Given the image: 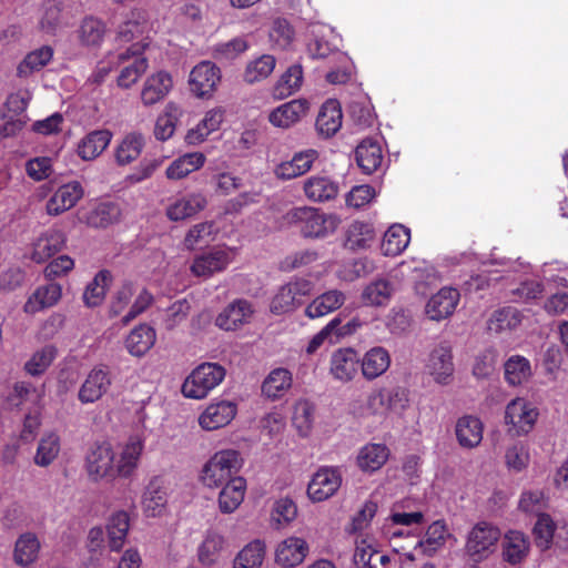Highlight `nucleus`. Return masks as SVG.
I'll list each match as a JSON object with an SVG mask.
<instances>
[{"instance_id": "nucleus-56", "label": "nucleus", "mask_w": 568, "mask_h": 568, "mask_svg": "<svg viewBox=\"0 0 568 568\" xmlns=\"http://www.w3.org/2000/svg\"><path fill=\"white\" fill-rule=\"evenodd\" d=\"M393 293V285L389 281L379 278L368 284L362 294L365 304L381 306L385 305Z\"/></svg>"}, {"instance_id": "nucleus-26", "label": "nucleus", "mask_w": 568, "mask_h": 568, "mask_svg": "<svg viewBox=\"0 0 568 568\" xmlns=\"http://www.w3.org/2000/svg\"><path fill=\"white\" fill-rule=\"evenodd\" d=\"M65 240L61 231H48L33 243L31 260L36 263H44L63 248Z\"/></svg>"}, {"instance_id": "nucleus-20", "label": "nucleus", "mask_w": 568, "mask_h": 568, "mask_svg": "<svg viewBox=\"0 0 568 568\" xmlns=\"http://www.w3.org/2000/svg\"><path fill=\"white\" fill-rule=\"evenodd\" d=\"M168 504V494L161 477H153L142 496L143 511L149 517L161 516Z\"/></svg>"}, {"instance_id": "nucleus-46", "label": "nucleus", "mask_w": 568, "mask_h": 568, "mask_svg": "<svg viewBox=\"0 0 568 568\" xmlns=\"http://www.w3.org/2000/svg\"><path fill=\"white\" fill-rule=\"evenodd\" d=\"M304 192L311 201L324 202L335 197L338 187L326 176H312L304 182Z\"/></svg>"}, {"instance_id": "nucleus-14", "label": "nucleus", "mask_w": 568, "mask_h": 568, "mask_svg": "<svg viewBox=\"0 0 568 568\" xmlns=\"http://www.w3.org/2000/svg\"><path fill=\"white\" fill-rule=\"evenodd\" d=\"M427 369L438 384L446 385L450 382L455 367L448 344L442 343L430 352Z\"/></svg>"}, {"instance_id": "nucleus-39", "label": "nucleus", "mask_w": 568, "mask_h": 568, "mask_svg": "<svg viewBox=\"0 0 568 568\" xmlns=\"http://www.w3.org/2000/svg\"><path fill=\"white\" fill-rule=\"evenodd\" d=\"M389 453L385 444H367L358 453L357 465L364 471H376L388 460Z\"/></svg>"}, {"instance_id": "nucleus-61", "label": "nucleus", "mask_w": 568, "mask_h": 568, "mask_svg": "<svg viewBox=\"0 0 568 568\" xmlns=\"http://www.w3.org/2000/svg\"><path fill=\"white\" fill-rule=\"evenodd\" d=\"M206 197L201 193H191L179 197L171 204L168 213H197L205 210Z\"/></svg>"}, {"instance_id": "nucleus-23", "label": "nucleus", "mask_w": 568, "mask_h": 568, "mask_svg": "<svg viewBox=\"0 0 568 568\" xmlns=\"http://www.w3.org/2000/svg\"><path fill=\"white\" fill-rule=\"evenodd\" d=\"M308 552L307 542L297 537H290L283 540L275 552V560L285 568H293L301 562Z\"/></svg>"}, {"instance_id": "nucleus-22", "label": "nucleus", "mask_w": 568, "mask_h": 568, "mask_svg": "<svg viewBox=\"0 0 568 568\" xmlns=\"http://www.w3.org/2000/svg\"><path fill=\"white\" fill-rule=\"evenodd\" d=\"M83 194L84 190L78 181L61 185L48 202V213H63L71 210Z\"/></svg>"}, {"instance_id": "nucleus-2", "label": "nucleus", "mask_w": 568, "mask_h": 568, "mask_svg": "<svg viewBox=\"0 0 568 568\" xmlns=\"http://www.w3.org/2000/svg\"><path fill=\"white\" fill-rule=\"evenodd\" d=\"M226 371L217 363H203L192 371L182 385V394L187 398L202 399L220 385Z\"/></svg>"}, {"instance_id": "nucleus-8", "label": "nucleus", "mask_w": 568, "mask_h": 568, "mask_svg": "<svg viewBox=\"0 0 568 568\" xmlns=\"http://www.w3.org/2000/svg\"><path fill=\"white\" fill-rule=\"evenodd\" d=\"M234 254L233 248H219L197 255L191 265V272L199 277H210L214 273L224 271Z\"/></svg>"}, {"instance_id": "nucleus-51", "label": "nucleus", "mask_w": 568, "mask_h": 568, "mask_svg": "<svg viewBox=\"0 0 568 568\" xmlns=\"http://www.w3.org/2000/svg\"><path fill=\"white\" fill-rule=\"evenodd\" d=\"M504 373L509 385H521L531 376L530 362L524 356L513 355L505 362Z\"/></svg>"}, {"instance_id": "nucleus-60", "label": "nucleus", "mask_w": 568, "mask_h": 568, "mask_svg": "<svg viewBox=\"0 0 568 568\" xmlns=\"http://www.w3.org/2000/svg\"><path fill=\"white\" fill-rule=\"evenodd\" d=\"M78 33L82 44L95 47L101 43L105 33V27L99 19L89 17L82 21Z\"/></svg>"}, {"instance_id": "nucleus-5", "label": "nucleus", "mask_w": 568, "mask_h": 568, "mask_svg": "<svg viewBox=\"0 0 568 568\" xmlns=\"http://www.w3.org/2000/svg\"><path fill=\"white\" fill-rule=\"evenodd\" d=\"M313 283L305 278H297L283 285L271 302V312L284 314L300 306L304 298L313 291Z\"/></svg>"}, {"instance_id": "nucleus-29", "label": "nucleus", "mask_w": 568, "mask_h": 568, "mask_svg": "<svg viewBox=\"0 0 568 568\" xmlns=\"http://www.w3.org/2000/svg\"><path fill=\"white\" fill-rule=\"evenodd\" d=\"M156 333L148 324L135 326L125 338V348L135 357L144 356L154 345Z\"/></svg>"}, {"instance_id": "nucleus-52", "label": "nucleus", "mask_w": 568, "mask_h": 568, "mask_svg": "<svg viewBox=\"0 0 568 568\" xmlns=\"http://www.w3.org/2000/svg\"><path fill=\"white\" fill-rule=\"evenodd\" d=\"M63 23L62 2L60 0H47L41 9L40 29L45 33L53 34Z\"/></svg>"}, {"instance_id": "nucleus-53", "label": "nucleus", "mask_w": 568, "mask_h": 568, "mask_svg": "<svg viewBox=\"0 0 568 568\" xmlns=\"http://www.w3.org/2000/svg\"><path fill=\"white\" fill-rule=\"evenodd\" d=\"M264 556V542L258 539L253 540L237 554L234 568H261Z\"/></svg>"}, {"instance_id": "nucleus-37", "label": "nucleus", "mask_w": 568, "mask_h": 568, "mask_svg": "<svg viewBox=\"0 0 568 568\" xmlns=\"http://www.w3.org/2000/svg\"><path fill=\"white\" fill-rule=\"evenodd\" d=\"M130 48L135 53L130 54V58L122 64L123 67L118 75V85L123 89H129L136 83L149 67L148 60L140 55L139 47L134 44Z\"/></svg>"}, {"instance_id": "nucleus-35", "label": "nucleus", "mask_w": 568, "mask_h": 568, "mask_svg": "<svg viewBox=\"0 0 568 568\" xmlns=\"http://www.w3.org/2000/svg\"><path fill=\"white\" fill-rule=\"evenodd\" d=\"M342 119L343 114L339 103L336 100H327L318 112L316 129L320 134L329 138L341 129Z\"/></svg>"}, {"instance_id": "nucleus-6", "label": "nucleus", "mask_w": 568, "mask_h": 568, "mask_svg": "<svg viewBox=\"0 0 568 568\" xmlns=\"http://www.w3.org/2000/svg\"><path fill=\"white\" fill-rule=\"evenodd\" d=\"M538 417V410L524 398L513 399L506 407L505 422L510 425V432L514 435H523L529 433Z\"/></svg>"}, {"instance_id": "nucleus-24", "label": "nucleus", "mask_w": 568, "mask_h": 568, "mask_svg": "<svg viewBox=\"0 0 568 568\" xmlns=\"http://www.w3.org/2000/svg\"><path fill=\"white\" fill-rule=\"evenodd\" d=\"M503 559L511 566L521 564L528 556L530 544L525 534L509 530L503 539Z\"/></svg>"}, {"instance_id": "nucleus-9", "label": "nucleus", "mask_w": 568, "mask_h": 568, "mask_svg": "<svg viewBox=\"0 0 568 568\" xmlns=\"http://www.w3.org/2000/svg\"><path fill=\"white\" fill-rule=\"evenodd\" d=\"M220 80V69L211 61H202L191 71V91L199 98L210 97L215 91Z\"/></svg>"}, {"instance_id": "nucleus-40", "label": "nucleus", "mask_w": 568, "mask_h": 568, "mask_svg": "<svg viewBox=\"0 0 568 568\" xmlns=\"http://www.w3.org/2000/svg\"><path fill=\"white\" fill-rule=\"evenodd\" d=\"M409 241V229L403 224H393L385 232L381 248L385 256H397L408 246Z\"/></svg>"}, {"instance_id": "nucleus-59", "label": "nucleus", "mask_w": 568, "mask_h": 568, "mask_svg": "<svg viewBox=\"0 0 568 568\" xmlns=\"http://www.w3.org/2000/svg\"><path fill=\"white\" fill-rule=\"evenodd\" d=\"M315 407L308 400H300L294 406L292 423L301 436H307L312 429Z\"/></svg>"}, {"instance_id": "nucleus-49", "label": "nucleus", "mask_w": 568, "mask_h": 568, "mask_svg": "<svg viewBox=\"0 0 568 568\" xmlns=\"http://www.w3.org/2000/svg\"><path fill=\"white\" fill-rule=\"evenodd\" d=\"M303 83V70L300 64H292L274 85V97L284 99L298 91Z\"/></svg>"}, {"instance_id": "nucleus-34", "label": "nucleus", "mask_w": 568, "mask_h": 568, "mask_svg": "<svg viewBox=\"0 0 568 568\" xmlns=\"http://www.w3.org/2000/svg\"><path fill=\"white\" fill-rule=\"evenodd\" d=\"M246 480L243 477H235L224 485L219 494V509L223 514H232L244 500Z\"/></svg>"}, {"instance_id": "nucleus-63", "label": "nucleus", "mask_w": 568, "mask_h": 568, "mask_svg": "<svg viewBox=\"0 0 568 568\" xmlns=\"http://www.w3.org/2000/svg\"><path fill=\"white\" fill-rule=\"evenodd\" d=\"M555 532V524L551 517L547 514H541L534 527L536 544L539 547L547 548L552 540Z\"/></svg>"}, {"instance_id": "nucleus-10", "label": "nucleus", "mask_w": 568, "mask_h": 568, "mask_svg": "<svg viewBox=\"0 0 568 568\" xmlns=\"http://www.w3.org/2000/svg\"><path fill=\"white\" fill-rule=\"evenodd\" d=\"M342 477L336 468H321L307 486V495L313 501H323L332 497L341 487Z\"/></svg>"}, {"instance_id": "nucleus-27", "label": "nucleus", "mask_w": 568, "mask_h": 568, "mask_svg": "<svg viewBox=\"0 0 568 568\" xmlns=\"http://www.w3.org/2000/svg\"><path fill=\"white\" fill-rule=\"evenodd\" d=\"M62 288L57 283L38 287L23 305L27 314H36L44 308L54 306L61 298Z\"/></svg>"}, {"instance_id": "nucleus-12", "label": "nucleus", "mask_w": 568, "mask_h": 568, "mask_svg": "<svg viewBox=\"0 0 568 568\" xmlns=\"http://www.w3.org/2000/svg\"><path fill=\"white\" fill-rule=\"evenodd\" d=\"M376 236L373 223L365 220H354L345 229L343 246L353 252L368 250L375 242Z\"/></svg>"}, {"instance_id": "nucleus-28", "label": "nucleus", "mask_w": 568, "mask_h": 568, "mask_svg": "<svg viewBox=\"0 0 568 568\" xmlns=\"http://www.w3.org/2000/svg\"><path fill=\"white\" fill-rule=\"evenodd\" d=\"M355 156L359 169L365 174L376 172L384 161L381 144L372 139L363 140L358 144L355 151Z\"/></svg>"}, {"instance_id": "nucleus-4", "label": "nucleus", "mask_w": 568, "mask_h": 568, "mask_svg": "<svg viewBox=\"0 0 568 568\" xmlns=\"http://www.w3.org/2000/svg\"><path fill=\"white\" fill-rule=\"evenodd\" d=\"M116 454L109 442L93 444L85 457V469L94 481L114 479V462Z\"/></svg>"}, {"instance_id": "nucleus-50", "label": "nucleus", "mask_w": 568, "mask_h": 568, "mask_svg": "<svg viewBox=\"0 0 568 568\" xmlns=\"http://www.w3.org/2000/svg\"><path fill=\"white\" fill-rule=\"evenodd\" d=\"M60 449V436L54 432L44 434L38 444L34 464L40 467H48L58 457Z\"/></svg>"}, {"instance_id": "nucleus-25", "label": "nucleus", "mask_w": 568, "mask_h": 568, "mask_svg": "<svg viewBox=\"0 0 568 568\" xmlns=\"http://www.w3.org/2000/svg\"><path fill=\"white\" fill-rule=\"evenodd\" d=\"M390 365V355L387 349L376 346L367 351L361 358L362 375L367 381H374L382 376Z\"/></svg>"}, {"instance_id": "nucleus-42", "label": "nucleus", "mask_w": 568, "mask_h": 568, "mask_svg": "<svg viewBox=\"0 0 568 568\" xmlns=\"http://www.w3.org/2000/svg\"><path fill=\"white\" fill-rule=\"evenodd\" d=\"M225 550V539L216 531H207L197 547V558L203 566L216 564Z\"/></svg>"}, {"instance_id": "nucleus-16", "label": "nucleus", "mask_w": 568, "mask_h": 568, "mask_svg": "<svg viewBox=\"0 0 568 568\" xmlns=\"http://www.w3.org/2000/svg\"><path fill=\"white\" fill-rule=\"evenodd\" d=\"M111 385L110 373L105 366L93 368L79 390V399L83 404L94 403L106 393Z\"/></svg>"}, {"instance_id": "nucleus-48", "label": "nucleus", "mask_w": 568, "mask_h": 568, "mask_svg": "<svg viewBox=\"0 0 568 568\" xmlns=\"http://www.w3.org/2000/svg\"><path fill=\"white\" fill-rule=\"evenodd\" d=\"M144 146V139L140 133H130L115 148L114 156L119 165H128L135 161Z\"/></svg>"}, {"instance_id": "nucleus-1", "label": "nucleus", "mask_w": 568, "mask_h": 568, "mask_svg": "<svg viewBox=\"0 0 568 568\" xmlns=\"http://www.w3.org/2000/svg\"><path fill=\"white\" fill-rule=\"evenodd\" d=\"M243 460L235 449L216 452L203 466L201 480L204 486L219 488L226 485L237 476Z\"/></svg>"}, {"instance_id": "nucleus-21", "label": "nucleus", "mask_w": 568, "mask_h": 568, "mask_svg": "<svg viewBox=\"0 0 568 568\" xmlns=\"http://www.w3.org/2000/svg\"><path fill=\"white\" fill-rule=\"evenodd\" d=\"M317 156L316 151L305 150L297 152L290 161L276 165L274 174L281 180H292L308 172Z\"/></svg>"}, {"instance_id": "nucleus-57", "label": "nucleus", "mask_w": 568, "mask_h": 568, "mask_svg": "<svg viewBox=\"0 0 568 568\" xmlns=\"http://www.w3.org/2000/svg\"><path fill=\"white\" fill-rule=\"evenodd\" d=\"M58 349L53 345H45L38 349L24 364V369L32 376L43 374L57 357Z\"/></svg>"}, {"instance_id": "nucleus-55", "label": "nucleus", "mask_w": 568, "mask_h": 568, "mask_svg": "<svg viewBox=\"0 0 568 568\" xmlns=\"http://www.w3.org/2000/svg\"><path fill=\"white\" fill-rule=\"evenodd\" d=\"M276 60L271 54H263L251 61L244 72V81L253 84L266 79L274 70Z\"/></svg>"}, {"instance_id": "nucleus-13", "label": "nucleus", "mask_w": 568, "mask_h": 568, "mask_svg": "<svg viewBox=\"0 0 568 568\" xmlns=\"http://www.w3.org/2000/svg\"><path fill=\"white\" fill-rule=\"evenodd\" d=\"M173 88V79L166 71L150 74L141 90V102L144 106H152L163 101Z\"/></svg>"}, {"instance_id": "nucleus-45", "label": "nucleus", "mask_w": 568, "mask_h": 568, "mask_svg": "<svg viewBox=\"0 0 568 568\" xmlns=\"http://www.w3.org/2000/svg\"><path fill=\"white\" fill-rule=\"evenodd\" d=\"M112 274L108 270H101L94 278L87 285L83 293L84 304L89 307H95L102 304L105 293L111 285Z\"/></svg>"}, {"instance_id": "nucleus-19", "label": "nucleus", "mask_w": 568, "mask_h": 568, "mask_svg": "<svg viewBox=\"0 0 568 568\" xmlns=\"http://www.w3.org/2000/svg\"><path fill=\"white\" fill-rule=\"evenodd\" d=\"M252 315V304L246 300H236L217 315L215 324L222 329L233 331L240 325L248 323Z\"/></svg>"}, {"instance_id": "nucleus-44", "label": "nucleus", "mask_w": 568, "mask_h": 568, "mask_svg": "<svg viewBox=\"0 0 568 568\" xmlns=\"http://www.w3.org/2000/svg\"><path fill=\"white\" fill-rule=\"evenodd\" d=\"M205 163V156L201 152L186 153L175 159L166 169L170 180H181L190 173L197 171Z\"/></svg>"}, {"instance_id": "nucleus-17", "label": "nucleus", "mask_w": 568, "mask_h": 568, "mask_svg": "<svg viewBox=\"0 0 568 568\" xmlns=\"http://www.w3.org/2000/svg\"><path fill=\"white\" fill-rule=\"evenodd\" d=\"M144 445L139 438H130L121 450L120 457L114 462V479L130 478L138 468Z\"/></svg>"}, {"instance_id": "nucleus-32", "label": "nucleus", "mask_w": 568, "mask_h": 568, "mask_svg": "<svg viewBox=\"0 0 568 568\" xmlns=\"http://www.w3.org/2000/svg\"><path fill=\"white\" fill-rule=\"evenodd\" d=\"M54 49L51 45H41L30 51L17 67V75L27 79L34 72L41 71L53 59Z\"/></svg>"}, {"instance_id": "nucleus-41", "label": "nucleus", "mask_w": 568, "mask_h": 568, "mask_svg": "<svg viewBox=\"0 0 568 568\" xmlns=\"http://www.w3.org/2000/svg\"><path fill=\"white\" fill-rule=\"evenodd\" d=\"M182 115V108L173 101L169 102L156 119L154 136L160 141H166L172 138Z\"/></svg>"}, {"instance_id": "nucleus-58", "label": "nucleus", "mask_w": 568, "mask_h": 568, "mask_svg": "<svg viewBox=\"0 0 568 568\" xmlns=\"http://www.w3.org/2000/svg\"><path fill=\"white\" fill-rule=\"evenodd\" d=\"M134 54L131 48H126L125 50H120L116 52H111L106 55V58L100 61L97 65L95 71L92 73L91 79L95 83H100L104 80V78L121 64H124L125 61L130 58V54Z\"/></svg>"}, {"instance_id": "nucleus-38", "label": "nucleus", "mask_w": 568, "mask_h": 568, "mask_svg": "<svg viewBox=\"0 0 568 568\" xmlns=\"http://www.w3.org/2000/svg\"><path fill=\"white\" fill-rule=\"evenodd\" d=\"M345 294L338 290L327 291L310 303L305 310L310 318H318L338 310L345 303Z\"/></svg>"}, {"instance_id": "nucleus-30", "label": "nucleus", "mask_w": 568, "mask_h": 568, "mask_svg": "<svg viewBox=\"0 0 568 568\" xmlns=\"http://www.w3.org/2000/svg\"><path fill=\"white\" fill-rule=\"evenodd\" d=\"M224 120V111L221 108L209 110L195 128L187 131L185 140L189 144H200L206 138L220 129Z\"/></svg>"}, {"instance_id": "nucleus-36", "label": "nucleus", "mask_w": 568, "mask_h": 568, "mask_svg": "<svg viewBox=\"0 0 568 568\" xmlns=\"http://www.w3.org/2000/svg\"><path fill=\"white\" fill-rule=\"evenodd\" d=\"M112 133L109 130H95L88 133L78 144V155L84 161L98 158L110 144Z\"/></svg>"}, {"instance_id": "nucleus-18", "label": "nucleus", "mask_w": 568, "mask_h": 568, "mask_svg": "<svg viewBox=\"0 0 568 568\" xmlns=\"http://www.w3.org/2000/svg\"><path fill=\"white\" fill-rule=\"evenodd\" d=\"M308 103L306 100L295 99L281 104L270 115V122L277 128L287 129L306 115Z\"/></svg>"}, {"instance_id": "nucleus-11", "label": "nucleus", "mask_w": 568, "mask_h": 568, "mask_svg": "<svg viewBox=\"0 0 568 568\" xmlns=\"http://www.w3.org/2000/svg\"><path fill=\"white\" fill-rule=\"evenodd\" d=\"M359 362V354L355 349L338 348L331 356L329 373L342 383L351 382L358 374Z\"/></svg>"}, {"instance_id": "nucleus-7", "label": "nucleus", "mask_w": 568, "mask_h": 568, "mask_svg": "<svg viewBox=\"0 0 568 568\" xmlns=\"http://www.w3.org/2000/svg\"><path fill=\"white\" fill-rule=\"evenodd\" d=\"M459 300L457 288L445 286L430 296L425 306V314L430 321H444L454 314Z\"/></svg>"}, {"instance_id": "nucleus-54", "label": "nucleus", "mask_w": 568, "mask_h": 568, "mask_svg": "<svg viewBox=\"0 0 568 568\" xmlns=\"http://www.w3.org/2000/svg\"><path fill=\"white\" fill-rule=\"evenodd\" d=\"M521 313L513 306H505L494 312L488 322V328L500 333L516 328L521 323Z\"/></svg>"}, {"instance_id": "nucleus-3", "label": "nucleus", "mask_w": 568, "mask_h": 568, "mask_svg": "<svg viewBox=\"0 0 568 568\" xmlns=\"http://www.w3.org/2000/svg\"><path fill=\"white\" fill-rule=\"evenodd\" d=\"M500 539V530L487 521L477 523L468 532L465 552L474 562L487 559Z\"/></svg>"}, {"instance_id": "nucleus-47", "label": "nucleus", "mask_w": 568, "mask_h": 568, "mask_svg": "<svg viewBox=\"0 0 568 568\" xmlns=\"http://www.w3.org/2000/svg\"><path fill=\"white\" fill-rule=\"evenodd\" d=\"M338 222L337 215H307L301 231L305 237H323L333 233Z\"/></svg>"}, {"instance_id": "nucleus-15", "label": "nucleus", "mask_w": 568, "mask_h": 568, "mask_svg": "<svg viewBox=\"0 0 568 568\" xmlns=\"http://www.w3.org/2000/svg\"><path fill=\"white\" fill-rule=\"evenodd\" d=\"M236 412V404L229 400H220L205 408L199 417V424L205 430H215L230 424L235 417Z\"/></svg>"}, {"instance_id": "nucleus-43", "label": "nucleus", "mask_w": 568, "mask_h": 568, "mask_svg": "<svg viewBox=\"0 0 568 568\" xmlns=\"http://www.w3.org/2000/svg\"><path fill=\"white\" fill-rule=\"evenodd\" d=\"M293 383L292 373L286 368H275L266 376L262 384V393L271 399H277L285 395Z\"/></svg>"}, {"instance_id": "nucleus-62", "label": "nucleus", "mask_w": 568, "mask_h": 568, "mask_svg": "<svg viewBox=\"0 0 568 568\" xmlns=\"http://www.w3.org/2000/svg\"><path fill=\"white\" fill-rule=\"evenodd\" d=\"M375 189L371 185L354 186L346 196V204L349 209H364L375 197Z\"/></svg>"}, {"instance_id": "nucleus-31", "label": "nucleus", "mask_w": 568, "mask_h": 568, "mask_svg": "<svg viewBox=\"0 0 568 568\" xmlns=\"http://www.w3.org/2000/svg\"><path fill=\"white\" fill-rule=\"evenodd\" d=\"M41 544L34 532L21 534L14 544L13 560L20 567H28L37 561Z\"/></svg>"}, {"instance_id": "nucleus-64", "label": "nucleus", "mask_w": 568, "mask_h": 568, "mask_svg": "<svg viewBox=\"0 0 568 568\" xmlns=\"http://www.w3.org/2000/svg\"><path fill=\"white\" fill-rule=\"evenodd\" d=\"M497 364V353L493 348L485 349L475 361L473 373L478 378L490 376Z\"/></svg>"}, {"instance_id": "nucleus-33", "label": "nucleus", "mask_w": 568, "mask_h": 568, "mask_svg": "<svg viewBox=\"0 0 568 568\" xmlns=\"http://www.w3.org/2000/svg\"><path fill=\"white\" fill-rule=\"evenodd\" d=\"M484 425L478 417L465 415L457 420L456 437L462 447L474 448L483 439Z\"/></svg>"}]
</instances>
